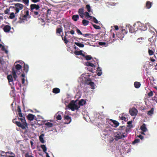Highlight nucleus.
Here are the masks:
<instances>
[{
	"label": "nucleus",
	"instance_id": "obj_1",
	"mask_svg": "<svg viewBox=\"0 0 157 157\" xmlns=\"http://www.w3.org/2000/svg\"><path fill=\"white\" fill-rule=\"evenodd\" d=\"M40 8V6L38 4H32L30 5V10L35 17H38L40 16L39 10Z\"/></svg>",
	"mask_w": 157,
	"mask_h": 157
},
{
	"label": "nucleus",
	"instance_id": "obj_2",
	"mask_svg": "<svg viewBox=\"0 0 157 157\" xmlns=\"http://www.w3.org/2000/svg\"><path fill=\"white\" fill-rule=\"evenodd\" d=\"M14 5H15L14 6H10V8H12L15 10V14L18 13L20 10L23 9L24 7V6L23 4L19 3H15Z\"/></svg>",
	"mask_w": 157,
	"mask_h": 157
},
{
	"label": "nucleus",
	"instance_id": "obj_3",
	"mask_svg": "<svg viewBox=\"0 0 157 157\" xmlns=\"http://www.w3.org/2000/svg\"><path fill=\"white\" fill-rule=\"evenodd\" d=\"M134 26L136 27L138 30L141 31H145L147 29V27L145 25L141 23L135 24H134Z\"/></svg>",
	"mask_w": 157,
	"mask_h": 157
},
{
	"label": "nucleus",
	"instance_id": "obj_4",
	"mask_svg": "<svg viewBox=\"0 0 157 157\" xmlns=\"http://www.w3.org/2000/svg\"><path fill=\"white\" fill-rule=\"evenodd\" d=\"M114 136L115 137V140L116 141H117L119 139L122 138L123 137H127V134L122 135L120 132H117L114 134Z\"/></svg>",
	"mask_w": 157,
	"mask_h": 157
},
{
	"label": "nucleus",
	"instance_id": "obj_5",
	"mask_svg": "<svg viewBox=\"0 0 157 157\" xmlns=\"http://www.w3.org/2000/svg\"><path fill=\"white\" fill-rule=\"evenodd\" d=\"M68 107L72 111H74L75 110H77L80 108V106H78L73 101H71L70 103L68 105Z\"/></svg>",
	"mask_w": 157,
	"mask_h": 157
},
{
	"label": "nucleus",
	"instance_id": "obj_6",
	"mask_svg": "<svg viewBox=\"0 0 157 157\" xmlns=\"http://www.w3.org/2000/svg\"><path fill=\"white\" fill-rule=\"evenodd\" d=\"M22 11L21 12L20 17L19 18V20L18 21V22L19 23H22L23 21L24 20L26 19L27 17L29 15V12L28 10L26 11L25 14L23 15V14H22Z\"/></svg>",
	"mask_w": 157,
	"mask_h": 157
},
{
	"label": "nucleus",
	"instance_id": "obj_7",
	"mask_svg": "<svg viewBox=\"0 0 157 157\" xmlns=\"http://www.w3.org/2000/svg\"><path fill=\"white\" fill-rule=\"evenodd\" d=\"M127 33V30L125 29H122L121 31L117 34V35L118 38H122L124 37V35L126 34Z\"/></svg>",
	"mask_w": 157,
	"mask_h": 157
},
{
	"label": "nucleus",
	"instance_id": "obj_8",
	"mask_svg": "<svg viewBox=\"0 0 157 157\" xmlns=\"http://www.w3.org/2000/svg\"><path fill=\"white\" fill-rule=\"evenodd\" d=\"M129 112L131 115L134 116L137 114L138 110L136 108H133L130 109Z\"/></svg>",
	"mask_w": 157,
	"mask_h": 157
},
{
	"label": "nucleus",
	"instance_id": "obj_9",
	"mask_svg": "<svg viewBox=\"0 0 157 157\" xmlns=\"http://www.w3.org/2000/svg\"><path fill=\"white\" fill-rule=\"evenodd\" d=\"M153 36L149 38L148 40L152 44H154L156 40V36L155 35V33L154 32H152Z\"/></svg>",
	"mask_w": 157,
	"mask_h": 157
},
{
	"label": "nucleus",
	"instance_id": "obj_10",
	"mask_svg": "<svg viewBox=\"0 0 157 157\" xmlns=\"http://www.w3.org/2000/svg\"><path fill=\"white\" fill-rule=\"evenodd\" d=\"M110 122L109 123L110 125L114 127H117L119 126V123L116 120L110 119L109 121Z\"/></svg>",
	"mask_w": 157,
	"mask_h": 157
},
{
	"label": "nucleus",
	"instance_id": "obj_11",
	"mask_svg": "<svg viewBox=\"0 0 157 157\" xmlns=\"http://www.w3.org/2000/svg\"><path fill=\"white\" fill-rule=\"evenodd\" d=\"M16 124L18 127H21L22 129H25L26 127H27V123H25L24 124H21L20 122L17 121L16 122Z\"/></svg>",
	"mask_w": 157,
	"mask_h": 157
},
{
	"label": "nucleus",
	"instance_id": "obj_12",
	"mask_svg": "<svg viewBox=\"0 0 157 157\" xmlns=\"http://www.w3.org/2000/svg\"><path fill=\"white\" fill-rule=\"evenodd\" d=\"M111 131L109 128H106L103 131L102 133L105 136L107 137L110 135Z\"/></svg>",
	"mask_w": 157,
	"mask_h": 157
},
{
	"label": "nucleus",
	"instance_id": "obj_13",
	"mask_svg": "<svg viewBox=\"0 0 157 157\" xmlns=\"http://www.w3.org/2000/svg\"><path fill=\"white\" fill-rule=\"evenodd\" d=\"M64 119L66 120V122L65 123L66 124H69L71 121V117L68 115L65 116Z\"/></svg>",
	"mask_w": 157,
	"mask_h": 157
},
{
	"label": "nucleus",
	"instance_id": "obj_14",
	"mask_svg": "<svg viewBox=\"0 0 157 157\" xmlns=\"http://www.w3.org/2000/svg\"><path fill=\"white\" fill-rule=\"evenodd\" d=\"M129 32L131 33H136L137 31V29L136 27L134 26V25L133 26H130L129 27Z\"/></svg>",
	"mask_w": 157,
	"mask_h": 157
},
{
	"label": "nucleus",
	"instance_id": "obj_15",
	"mask_svg": "<svg viewBox=\"0 0 157 157\" xmlns=\"http://www.w3.org/2000/svg\"><path fill=\"white\" fill-rule=\"evenodd\" d=\"M7 78L8 80L9 84L11 85L12 84H13V79L12 75H9L7 76Z\"/></svg>",
	"mask_w": 157,
	"mask_h": 157
},
{
	"label": "nucleus",
	"instance_id": "obj_16",
	"mask_svg": "<svg viewBox=\"0 0 157 157\" xmlns=\"http://www.w3.org/2000/svg\"><path fill=\"white\" fill-rule=\"evenodd\" d=\"M10 29L11 27L8 25H6L3 28V30L6 33L9 32Z\"/></svg>",
	"mask_w": 157,
	"mask_h": 157
},
{
	"label": "nucleus",
	"instance_id": "obj_17",
	"mask_svg": "<svg viewBox=\"0 0 157 157\" xmlns=\"http://www.w3.org/2000/svg\"><path fill=\"white\" fill-rule=\"evenodd\" d=\"M60 27H58L56 30V34H61V33H63V28L61 26H59Z\"/></svg>",
	"mask_w": 157,
	"mask_h": 157
},
{
	"label": "nucleus",
	"instance_id": "obj_18",
	"mask_svg": "<svg viewBox=\"0 0 157 157\" xmlns=\"http://www.w3.org/2000/svg\"><path fill=\"white\" fill-rule=\"evenodd\" d=\"M83 51L82 50H80L79 51H76L74 52V54L76 55H82V56L84 57L85 55L82 53Z\"/></svg>",
	"mask_w": 157,
	"mask_h": 157
},
{
	"label": "nucleus",
	"instance_id": "obj_19",
	"mask_svg": "<svg viewBox=\"0 0 157 157\" xmlns=\"http://www.w3.org/2000/svg\"><path fill=\"white\" fill-rule=\"evenodd\" d=\"M29 67L28 65L24 63L23 69L24 73H27L29 71Z\"/></svg>",
	"mask_w": 157,
	"mask_h": 157
},
{
	"label": "nucleus",
	"instance_id": "obj_20",
	"mask_svg": "<svg viewBox=\"0 0 157 157\" xmlns=\"http://www.w3.org/2000/svg\"><path fill=\"white\" fill-rule=\"evenodd\" d=\"M133 128L132 125H127V127L125 129V132L127 133H128L130 132L131 131V128Z\"/></svg>",
	"mask_w": 157,
	"mask_h": 157
},
{
	"label": "nucleus",
	"instance_id": "obj_21",
	"mask_svg": "<svg viewBox=\"0 0 157 157\" xmlns=\"http://www.w3.org/2000/svg\"><path fill=\"white\" fill-rule=\"evenodd\" d=\"M35 116L31 114H29L27 116V117L28 119L30 121H32L33 120Z\"/></svg>",
	"mask_w": 157,
	"mask_h": 157
},
{
	"label": "nucleus",
	"instance_id": "obj_22",
	"mask_svg": "<svg viewBox=\"0 0 157 157\" xmlns=\"http://www.w3.org/2000/svg\"><path fill=\"white\" fill-rule=\"evenodd\" d=\"M87 84L89 85L92 89L94 90L95 89V84L94 82H87Z\"/></svg>",
	"mask_w": 157,
	"mask_h": 157
},
{
	"label": "nucleus",
	"instance_id": "obj_23",
	"mask_svg": "<svg viewBox=\"0 0 157 157\" xmlns=\"http://www.w3.org/2000/svg\"><path fill=\"white\" fill-rule=\"evenodd\" d=\"M12 74L13 77L15 80H16L17 78V76L16 75V71L14 70V68H13L12 69Z\"/></svg>",
	"mask_w": 157,
	"mask_h": 157
},
{
	"label": "nucleus",
	"instance_id": "obj_24",
	"mask_svg": "<svg viewBox=\"0 0 157 157\" xmlns=\"http://www.w3.org/2000/svg\"><path fill=\"white\" fill-rule=\"evenodd\" d=\"M152 3L150 1H147L146 3V6L147 9H150Z\"/></svg>",
	"mask_w": 157,
	"mask_h": 157
},
{
	"label": "nucleus",
	"instance_id": "obj_25",
	"mask_svg": "<svg viewBox=\"0 0 157 157\" xmlns=\"http://www.w3.org/2000/svg\"><path fill=\"white\" fill-rule=\"evenodd\" d=\"M60 90L58 88H55L53 89L52 92L55 94H58L60 92Z\"/></svg>",
	"mask_w": 157,
	"mask_h": 157
},
{
	"label": "nucleus",
	"instance_id": "obj_26",
	"mask_svg": "<svg viewBox=\"0 0 157 157\" xmlns=\"http://www.w3.org/2000/svg\"><path fill=\"white\" fill-rule=\"evenodd\" d=\"M86 101L84 99H81L78 103V104L80 106H82L86 103Z\"/></svg>",
	"mask_w": 157,
	"mask_h": 157
},
{
	"label": "nucleus",
	"instance_id": "obj_27",
	"mask_svg": "<svg viewBox=\"0 0 157 157\" xmlns=\"http://www.w3.org/2000/svg\"><path fill=\"white\" fill-rule=\"evenodd\" d=\"M79 16L78 15H74L72 17V19L75 21H77L79 18Z\"/></svg>",
	"mask_w": 157,
	"mask_h": 157
},
{
	"label": "nucleus",
	"instance_id": "obj_28",
	"mask_svg": "<svg viewBox=\"0 0 157 157\" xmlns=\"http://www.w3.org/2000/svg\"><path fill=\"white\" fill-rule=\"evenodd\" d=\"M135 87L136 88H139L141 84L140 82H136L134 83Z\"/></svg>",
	"mask_w": 157,
	"mask_h": 157
},
{
	"label": "nucleus",
	"instance_id": "obj_29",
	"mask_svg": "<svg viewBox=\"0 0 157 157\" xmlns=\"http://www.w3.org/2000/svg\"><path fill=\"white\" fill-rule=\"evenodd\" d=\"M44 136V134H41L39 136V140L42 143H44V141L43 139V137Z\"/></svg>",
	"mask_w": 157,
	"mask_h": 157
},
{
	"label": "nucleus",
	"instance_id": "obj_30",
	"mask_svg": "<svg viewBox=\"0 0 157 157\" xmlns=\"http://www.w3.org/2000/svg\"><path fill=\"white\" fill-rule=\"evenodd\" d=\"M154 108H152L151 110L149 111L147 113V114L149 116H151L154 113Z\"/></svg>",
	"mask_w": 157,
	"mask_h": 157
},
{
	"label": "nucleus",
	"instance_id": "obj_31",
	"mask_svg": "<svg viewBox=\"0 0 157 157\" xmlns=\"http://www.w3.org/2000/svg\"><path fill=\"white\" fill-rule=\"evenodd\" d=\"M140 129L142 131L144 132H146L147 129L146 128L145 124H143L141 126Z\"/></svg>",
	"mask_w": 157,
	"mask_h": 157
},
{
	"label": "nucleus",
	"instance_id": "obj_32",
	"mask_svg": "<svg viewBox=\"0 0 157 157\" xmlns=\"http://www.w3.org/2000/svg\"><path fill=\"white\" fill-rule=\"evenodd\" d=\"M144 38H139L137 39L136 42L140 44H141L142 42H143L144 41Z\"/></svg>",
	"mask_w": 157,
	"mask_h": 157
},
{
	"label": "nucleus",
	"instance_id": "obj_33",
	"mask_svg": "<svg viewBox=\"0 0 157 157\" xmlns=\"http://www.w3.org/2000/svg\"><path fill=\"white\" fill-rule=\"evenodd\" d=\"M22 66L19 64H17L15 66V68L16 70V71L21 69Z\"/></svg>",
	"mask_w": 157,
	"mask_h": 157
},
{
	"label": "nucleus",
	"instance_id": "obj_34",
	"mask_svg": "<svg viewBox=\"0 0 157 157\" xmlns=\"http://www.w3.org/2000/svg\"><path fill=\"white\" fill-rule=\"evenodd\" d=\"M75 44L77 46L80 48H83L84 47V45L80 43L75 42Z\"/></svg>",
	"mask_w": 157,
	"mask_h": 157
},
{
	"label": "nucleus",
	"instance_id": "obj_35",
	"mask_svg": "<svg viewBox=\"0 0 157 157\" xmlns=\"http://www.w3.org/2000/svg\"><path fill=\"white\" fill-rule=\"evenodd\" d=\"M40 147L43 149V150L44 152L46 153L47 148L45 145L43 144L41 145Z\"/></svg>",
	"mask_w": 157,
	"mask_h": 157
},
{
	"label": "nucleus",
	"instance_id": "obj_36",
	"mask_svg": "<svg viewBox=\"0 0 157 157\" xmlns=\"http://www.w3.org/2000/svg\"><path fill=\"white\" fill-rule=\"evenodd\" d=\"M45 125L47 126L48 128H50L52 127L53 126V124L51 123L48 122L45 123Z\"/></svg>",
	"mask_w": 157,
	"mask_h": 157
},
{
	"label": "nucleus",
	"instance_id": "obj_37",
	"mask_svg": "<svg viewBox=\"0 0 157 157\" xmlns=\"http://www.w3.org/2000/svg\"><path fill=\"white\" fill-rule=\"evenodd\" d=\"M82 23L84 26H86L88 24L89 21L86 20L84 19L82 21Z\"/></svg>",
	"mask_w": 157,
	"mask_h": 157
},
{
	"label": "nucleus",
	"instance_id": "obj_38",
	"mask_svg": "<svg viewBox=\"0 0 157 157\" xmlns=\"http://www.w3.org/2000/svg\"><path fill=\"white\" fill-rule=\"evenodd\" d=\"M86 65L87 66H91L92 67H95V65L91 63L87 62L86 63Z\"/></svg>",
	"mask_w": 157,
	"mask_h": 157
},
{
	"label": "nucleus",
	"instance_id": "obj_39",
	"mask_svg": "<svg viewBox=\"0 0 157 157\" xmlns=\"http://www.w3.org/2000/svg\"><path fill=\"white\" fill-rule=\"evenodd\" d=\"M84 9L83 8H80L79 9L78 12L79 13V14H82L83 15L84 14Z\"/></svg>",
	"mask_w": 157,
	"mask_h": 157
},
{
	"label": "nucleus",
	"instance_id": "obj_40",
	"mask_svg": "<svg viewBox=\"0 0 157 157\" xmlns=\"http://www.w3.org/2000/svg\"><path fill=\"white\" fill-rule=\"evenodd\" d=\"M18 119H19V120L21 121V122H22V124H25V123H27L26 122V121L25 119V118L24 117H21V118H19Z\"/></svg>",
	"mask_w": 157,
	"mask_h": 157
},
{
	"label": "nucleus",
	"instance_id": "obj_41",
	"mask_svg": "<svg viewBox=\"0 0 157 157\" xmlns=\"http://www.w3.org/2000/svg\"><path fill=\"white\" fill-rule=\"evenodd\" d=\"M15 13L13 12H12L10 13V15L9 16V18L11 19H13L15 17Z\"/></svg>",
	"mask_w": 157,
	"mask_h": 157
},
{
	"label": "nucleus",
	"instance_id": "obj_42",
	"mask_svg": "<svg viewBox=\"0 0 157 157\" xmlns=\"http://www.w3.org/2000/svg\"><path fill=\"white\" fill-rule=\"evenodd\" d=\"M84 15L87 17V18H91L92 17L89 15V13L88 12H86L85 13Z\"/></svg>",
	"mask_w": 157,
	"mask_h": 157
},
{
	"label": "nucleus",
	"instance_id": "obj_43",
	"mask_svg": "<svg viewBox=\"0 0 157 157\" xmlns=\"http://www.w3.org/2000/svg\"><path fill=\"white\" fill-rule=\"evenodd\" d=\"M11 8H10V7L9 8H6V10L4 11V13L5 14H9L10 13L9 12L10 11V9Z\"/></svg>",
	"mask_w": 157,
	"mask_h": 157
},
{
	"label": "nucleus",
	"instance_id": "obj_44",
	"mask_svg": "<svg viewBox=\"0 0 157 157\" xmlns=\"http://www.w3.org/2000/svg\"><path fill=\"white\" fill-rule=\"evenodd\" d=\"M120 119L121 120H124L125 121H127L128 120V119L125 117L121 116V117H119Z\"/></svg>",
	"mask_w": 157,
	"mask_h": 157
},
{
	"label": "nucleus",
	"instance_id": "obj_45",
	"mask_svg": "<svg viewBox=\"0 0 157 157\" xmlns=\"http://www.w3.org/2000/svg\"><path fill=\"white\" fill-rule=\"evenodd\" d=\"M93 26L96 29H101V27L100 26L97 25L95 24H92Z\"/></svg>",
	"mask_w": 157,
	"mask_h": 157
},
{
	"label": "nucleus",
	"instance_id": "obj_46",
	"mask_svg": "<svg viewBox=\"0 0 157 157\" xmlns=\"http://www.w3.org/2000/svg\"><path fill=\"white\" fill-rule=\"evenodd\" d=\"M1 49L2 51H5L6 53L7 54L8 53V51L6 49L4 46H2Z\"/></svg>",
	"mask_w": 157,
	"mask_h": 157
},
{
	"label": "nucleus",
	"instance_id": "obj_47",
	"mask_svg": "<svg viewBox=\"0 0 157 157\" xmlns=\"http://www.w3.org/2000/svg\"><path fill=\"white\" fill-rule=\"evenodd\" d=\"M86 60H89L92 59V57L89 55L85 56L84 57Z\"/></svg>",
	"mask_w": 157,
	"mask_h": 157
},
{
	"label": "nucleus",
	"instance_id": "obj_48",
	"mask_svg": "<svg viewBox=\"0 0 157 157\" xmlns=\"http://www.w3.org/2000/svg\"><path fill=\"white\" fill-rule=\"evenodd\" d=\"M86 8L88 12H90L91 11L90 6V5L87 4L86 5Z\"/></svg>",
	"mask_w": 157,
	"mask_h": 157
},
{
	"label": "nucleus",
	"instance_id": "obj_49",
	"mask_svg": "<svg viewBox=\"0 0 157 157\" xmlns=\"http://www.w3.org/2000/svg\"><path fill=\"white\" fill-rule=\"evenodd\" d=\"M22 2L27 6L29 5V0H22Z\"/></svg>",
	"mask_w": 157,
	"mask_h": 157
},
{
	"label": "nucleus",
	"instance_id": "obj_50",
	"mask_svg": "<svg viewBox=\"0 0 157 157\" xmlns=\"http://www.w3.org/2000/svg\"><path fill=\"white\" fill-rule=\"evenodd\" d=\"M148 52L150 56H151L153 55L154 53V51H153L149 49L148 50Z\"/></svg>",
	"mask_w": 157,
	"mask_h": 157
},
{
	"label": "nucleus",
	"instance_id": "obj_51",
	"mask_svg": "<svg viewBox=\"0 0 157 157\" xmlns=\"http://www.w3.org/2000/svg\"><path fill=\"white\" fill-rule=\"evenodd\" d=\"M62 40L64 41V42L66 44H67L68 42V41L66 36L63 37Z\"/></svg>",
	"mask_w": 157,
	"mask_h": 157
},
{
	"label": "nucleus",
	"instance_id": "obj_52",
	"mask_svg": "<svg viewBox=\"0 0 157 157\" xmlns=\"http://www.w3.org/2000/svg\"><path fill=\"white\" fill-rule=\"evenodd\" d=\"M76 32H77V33L78 34V35H79V34L81 35H83V34L81 32V31H80V30L77 28V29H76Z\"/></svg>",
	"mask_w": 157,
	"mask_h": 157
},
{
	"label": "nucleus",
	"instance_id": "obj_53",
	"mask_svg": "<svg viewBox=\"0 0 157 157\" xmlns=\"http://www.w3.org/2000/svg\"><path fill=\"white\" fill-rule=\"evenodd\" d=\"M140 140L139 139H135L132 142V144H135L136 143H138L140 142Z\"/></svg>",
	"mask_w": 157,
	"mask_h": 157
},
{
	"label": "nucleus",
	"instance_id": "obj_54",
	"mask_svg": "<svg viewBox=\"0 0 157 157\" xmlns=\"http://www.w3.org/2000/svg\"><path fill=\"white\" fill-rule=\"evenodd\" d=\"M56 118L58 120H61L62 119V117L60 115L58 114L56 117Z\"/></svg>",
	"mask_w": 157,
	"mask_h": 157
},
{
	"label": "nucleus",
	"instance_id": "obj_55",
	"mask_svg": "<svg viewBox=\"0 0 157 157\" xmlns=\"http://www.w3.org/2000/svg\"><path fill=\"white\" fill-rule=\"evenodd\" d=\"M106 44L105 42H100L98 43V44L102 46H105Z\"/></svg>",
	"mask_w": 157,
	"mask_h": 157
},
{
	"label": "nucleus",
	"instance_id": "obj_56",
	"mask_svg": "<svg viewBox=\"0 0 157 157\" xmlns=\"http://www.w3.org/2000/svg\"><path fill=\"white\" fill-rule=\"evenodd\" d=\"M5 61L2 59H1L0 57V63L2 65H3L4 64Z\"/></svg>",
	"mask_w": 157,
	"mask_h": 157
},
{
	"label": "nucleus",
	"instance_id": "obj_57",
	"mask_svg": "<svg viewBox=\"0 0 157 157\" xmlns=\"http://www.w3.org/2000/svg\"><path fill=\"white\" fill-rule=\"evenodd\" d=\"M93 21L96 24L98 23V20L95 17H93Z\"/></svg>",
	"mask_w": 157,
	"mask_h": 157
},
{
	"label": "nucleus",
	"instance_id": "obj_58",
	"mask_svg": "<svg viewBox=\"0 0 157 157\" xmlns=\"http://www.w3.org/2000/svg\"><path fill=\"white\" fill-rule=\"evenodd\" d=\"M85 37H87L88 36L90 35H92V34L91 33H86L85 34H83L82 35Z\"/></svg>",
	"mask_w": 157,
	"mask_h": 157
},
{
	"label": "nucleus",
	"instance_id": "obj_59",
	"mask_svg": "<svg viewBox=\"0 0 157 157\" xmlns=\"http://www.w3.org/2000/svg\"><path fill=\"white\" fill-rule=\"evenodd\" d=\"M63 27L65 28H66L65 31V34H67V33L69 32V30L67 29L66 26L65 25H63Z\"/></svg>",
	"mask_w": 157,
	"mask_h": 157
},
{
	"label": "nucleus",
	"instance_id": "obj_60",
	"mask_svg": "<svg viewBox=\"0 0 157 157\" xmlns=\"http://www.w3.org/2000/svg\"><path fill=\"white\" fill-rule=\"evenodd\" d=\"M148 96L151 97L153 95V93L152 91H151L148 93Z\"/></svg>",
	"mask_w": 157,
	"mask_h": 157
},
{
	"label": "nucleus",
	"instance_id": "obj_61",
	"mask_svg": "<svg viewBox=\"0 0 157 157\" xmlns=\"http://www.w3.org/2000/svg\"><path fill=\"white\" fill-rule=\"evenodd\" d=\"M17 111L18 112V113L21 112V109L19 106H17Z\"/></svg>",
	"mask_w": 157,
	"mask_h": 157
},
{
	"label": "nucleus",
	"instance_id": "obj_62",
	"mask_svg": "<svg viewBox=\"0 0 157 157\" xmlns=\"http://www.w3.org/2000/svg\"><path fill=\"white\" fill-rule=\"evenodd\" d=\"M102 74V72L101 71H99L97 73V75L98 76H100Z\"/></svg>",
	"mask_w": 157,
	"mask_h": 157
},
{
	"label": "nucleus",
	"instance_id": "obj_63",
	"mask_svg": "<svg viewBox=\"0 0 157 157\" xmlns=\"http://www.w3.org/2000/svg\"><path fill=\"white\" fill-rule=\"evenodd\" d=\"M18 115H19V117H23L22 114L21 112L18 113Z\"/></svg>",
	"mask_w": 157,
	"mask_h": 157
},
{
	"label": "nucleus",
	"instance_id": "obj_64",
	"mask_svg": "<svg viewBox=\"0 0 157 157\" xmlns=\"http://www.w3.org/2000/svg\"><path fill=\"white\" fill-rule=\"evenodd\" d=\"M69 33L72 35H73L75 33L74 31L73 30H71V31H70Z\"/></svg>",
	"mask_w": 157,
	"mask_h": 157
}]
</instances>
